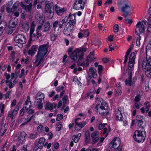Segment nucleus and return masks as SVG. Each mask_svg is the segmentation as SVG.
<instances>
[{
	"mask_svg": "<svg viewBox=\"0 0 151 151\" xmlns=\"http://www.w3.org/2000/svg\"><path fill=\"white\" fill-rule=\"evenodd\" d=\"M73 46H71L68 49L67 52L69 58L73 62H78L82 60L83 58L84 52H86L87 48L81 47L80 48L74 49Z\"/></svg>",
	"mask_w": 151,
	"mask_h": 151,
	"instance_id": "nucleus-1",
	"label": "nucleus"
},
{
	"mask_svg": "<svg viewBox=\"0 0 151 151\" xmlns=\"http://www.w3.org/2000/svg\"><path fill=\"white\" fill-rule=\"evenodd\" d=\"M136 54L134 52H132L129 56L128 62V66L130 68H128V75L129 77L125 81V84L128 85L130 86L132 83V73L134 69L133 67L135 63V60Z\"/></svg>",
	"mask_w": 151,
	"mask_h": 151,
	"instance_id": "nucleus-2",
	"label": "nucleus"
},
{
	"mask_svg": "<svg viewBox=\"0 0 151 151\" xmlns=\"http://www.w3.org/2000/svg\"><path fill=\"white\" fill-rule=\"evenodd\" d=\"M120 139L118 138H115L109 144L110 148H113L114 151H122V145H121Z\"/></svg>",
	"mask_w": 151,
	"mask_h": 151,
	"instance_id": "nucleus-3",
	"label": "nucleus"
},
{
	"mask_svg": "<svg viewBox=\"0 0 151 151\" xmlns=\"http://www.w3.org/2000/svg\"><path fill=\"white\" fill-rule=\"evenodd\" d=\"M146 137L145 131L137 130L136 131L134 134L133 138L136 142L142 143L144 141Z\"/></svg>",
	"mask_w": 151,
	"mask_h": 151,
	"instance_id": "nucleus-4",
	"label": "nucleus"
},
{
	"mask_svg": "<svg viewBox=\"0 0 151 151\" xmlns=\"http://www.w3.org/2000/svg\"><path fill=\"white\" fill-rule=\"evenodd\" d=\"M147 21L145 20H143L141 22H139L136 25L135 29V34L139 35V34L137 30H138L140 33H144L145 32V27L146 26Z\"/></svg>",
	"mask_w": 151,
	"mask_h": 151,
	"instance_id": "nucleus-5",
	"label": "nucleus"
},
{
	"mask_svg": "<svg viewBox=\"0 0 151 151\" xmlns=\"http://www.w3.org/2000/svg\"><path fill=\"white\" fill-rule=\"evenodd\" d=\"M142 69L147 77H151V67L150 66L147 60V58L144 59L142 64Z\"/></svg>",
	"mask_w": 151,
	"mask_h": 151,
	"instance_id": "nucleus-6",
	"label": "nucleus"
},
{
	"mask_svg": "<svg viewBox=\"0 0 151 151\" xmlns=\"http://www.w3.org/2000/svg\"><path fill=\"white\" fill-rule=\"evenodd\" d=\"M48 45L47 44H44L40 46L38 48L37 54L44 56L47 52Z\"/></svg>",
	"mask_w": 151,
	"mask_h": 151,
	"instance_id": "nucleus-7",
	"label": "nucleus"
},
{
	"mask_svg": "<svg viewBox=\"0 0 151 151\" xmlns=\"http://www.w3.org/2000/svg\"><path fill=\"white\" fill-rule=\"evenodd\" d=\"M45 10L46 12L50 14L53 12L54 11V7L53 3H49L48 1H46L45 2Z\"/></svg>",
	"mask_w": 151,
	"mask_h": 151,
	"instance_id": "nucleus-8",
	"label": "nucleus"
},
{
	"mask_svg": "<svg viewBox=\"0 0 151 151\" xmlns=\"http://www.w3.org/2000/svg\"><path fill=\"white\" fill-rule=\"evenodd\" d=\"M97 102H98L97 104L100 106L99 108L101 110L106 111L108 110L109 108L108 105L103 99L99 98Z\"/></svg>",
	"mask_w": 151,
	"mask_h": 151,
	"instance_id": "nucleus-9",
	"label": "nucleus"
},
{
	"mask_svg": "<svg viewBox=\"0 0 151 151\" xmlns=\"http://www.w3.org/2000/svg\"><path fill=\"white\" fill-rule=\"evenodd\" d=\"M144 120V118L143 116L138 115L136 118V125L139 128H143Z\"/></svg>",
	"mask_w": 151,
	"mask_h": 151,
	"instance_id": "nucleus-10",
	"label": "nucleus"
},
{
	"mask_svg": "<svg viewBox=\"0 0 151 151\" xmlns=\"http://www.w3.org/2000/svg\"><path fill=\"white\" fill-rule=\"evenodd\" d=\"M31 107V105H29L28 107L26 106L23 108L20 111V115L21 116H22L24 114L25 109L26 110V111L29 114V115L33 114H32L35 113L34 111L32 109H30Z\"/></svg>",
	"mask_w": 151,
	"mask_h": 151,
	"instance_id": "nucleus-11",
	"label": "nucleus"
},
{
	"mask_svg": "<svg viewBox=\"0 0 151 151\" xmlns=\"http://www.w3.org/2000/svg\"><path fill=\"white\" fill-rule=\"evenodd\" d=\"M54 10L58 15L61 16L66 11V9L65 7H60L56 4L55 5Z\"/></svg>",
	"mask_w": 151,
	"mask_h": 151,
	"instance_id": "nucleus-12",
	"label": "nucleus"
},
{
	"mask_svg": "<svg viewBox=\"0 0 151 151\" xmlns=\"http://www.w3.org/2000/svg\"><path fill=\"white\" fill-rule=\"evenodd\" d=\"M128 8L129 9H131L132 10L133 9V7H130L127 4H125V5L122 6L121 8V11L124 13L123 15L125 18L127 17L129 15V12L126 11Z\"/></svg>",
	"mask_w": 151,
	"mask_h": 151,
	"instance_id": "nucleus-13",
	"label": "nucleus"
},
{
	"mask_svg": "<svg viewBox=\"0 0 151 151\" xmlns=\"http://www.w3.org/2000/svg\"><path fill=\"white\" fill-rule=\"evenodd\" d=\"M45 139L43 137H41L39 139L37 145H36L34 148L35 150L37 151L38 149H41L43 147Z\"/></svg>",
	"mask_w": 151,
	"mask_h": 151,
	"instance_id": "nucleus-14",
	"label": "nucleus"
},
{
	"mask_svg": "<svg viewBox=\"0 0 151 151\" xmlns=\"http://www.w3.org/2000/svg\"><path fill=\"white\" fill-rule=\"evenodd\" d=\"M97 75V71L94 68L91 67L89 68L88 76L90 78L92 77L95 78L96 77Z\"/></svg>",
	"mask_w": 151,
	"mask_h": 151,
	"instance_id": "nucleus-15",
	"label": "nucleus"
},
{
	"mask_svg": "<svg viewBox=\"0 0 151 151\" xmlns=\"http://www.w3.org/2000/svg\"><path fill=\"white\" fill-rule=\"evenodd\" d=\"M99 134V133L98 131H95L91 134V137L93 144H95L99 141V138L98 137Z\"/></svg>",
	"mask_w": 151,
	"mask_h": 151,
	"instance_id": "nucleus-16",
	"label": "nucleus"
},
{
	"mask_svg": "<svg viewBox=\"0 0 151 151\" xmlns=\"http://www.w3.org/2000/svg\"><path fill=\"white\" fill-rule=\"evenodd\" d=\"M118 111H116V120L122 121L123 120V116L121 113L122 108L120 107L117 108Z\"/></svg>",
	"mask_w": 151,
	"mask_h": 151,
	"instance_id": "nucleus-17",
	"label": "nucleus"
},
{
	"mask_svg": "<svg viewBox=\"0 0 151 151\" xmlns=\"http://www.w3.org/2000/svg\"><path fill=\"white\" fill-rule=\"evenodd\" d=\"M44 56L37 54L36 55V60L34 63L35 66L37 67L41 64Z\"/></svg>",
	"mask_w": 151,
	"mask_h": 151,
	"instance_id": "nucleus-18",
	"label": "nucleus"
},
{
	"mask_svg": "<svg viewBox=\"0 0 151 151\" xmlns=\"http://www.w3.org/2000/svg\"><path fill=\"white\" fill-rule=\"evenodd\" d=\"M7 27L6 22L4 21H1L0 22V35H1L5 30Z\"/></svg>",
	"mask_w": 151,
	"mask_h": 151,
	"instance_id": "nucleus-19",
	"label": "nucleus"
},
{
	"mask_svg": "<svg viewBox=\"0 0 151 151\" xmlns=\"http://www.w3.org/2000/svg\"><path fill=\"white\" fill-rule=\"evenodd\" d=\"M43 27V32H46L49 31L50 28V22L47 21L42 24Z\"/></svg>",
	"mask_w": 151,
	"mask_h": 151,
	"instance_id": "nucleus-20",
	"label": "nucleus"
},
{
	"mask_svg": "<svg viewBox=\"0 0 151 151\" xmlns=\"http://www.w3.org/2000/svg\"><path fill=\"white\" fill-rule=\"evenodd\" d=\"M35 114L28 115L27 116V118L24 119V123L23 124H22L21 125H26L27 123L29 122L32 119H33L35 120Z\"/></svg>",
	"mask_w": 151,
	"mask_h": 151,
	"instance_id": "nucleus-21",
	"label": "nucleus"
},
{
	"mask_svg": "<svg viewBox=\"0 0 151 151\" xmlns=\"http://www.w3.org/2000/svg\"><path fill=\"white\" fill-rule=\"evenodd\" d=\"M37 48L35 45H33L31 48L28 51V54L29 55L33 56L36 52Z\"/></svg>",
	"mask_w": 151,
	"mask_h": 151,
	"instance_id": "nucleus-22",
	"label": "nucleus"
},
{
	"mask_svg": "<svg viewBox=\"0 0 151 151\" xmlns=\"http://www.w3.org/2000/svg\"><path fill=\"white\" fill-rule=\"evenodd\" d=\"M86 124V122H82L80 123L78 122L75 123L76 126L75 129L76 130H78L80 129L81 128L83 127Z\"/></svg>",
	"mask_w": 151,
	"mask_h": 151,
	"instance_id": "nucleus-23",
	"label": "nucleus"
},
{
	"mask_svg": "<svg viewBox=\"0 0 151 151\" xmlns=\"http://www.w3.org/2000/svg\"><path fill=\"white\" fill-rule=\"evenodd\" d=\"M17 24V22H15L14 21H13L12 20H11L9 23V25L8 26V27L10 30L12 31L11 33H12L13 31V30H14V28L16 26Z\"/></svg>",
	"mask_w": 151,
	"mask_h": 151,
	"instance_id": "nucleus-24",
	"label": "nucleus"
},
{
	"mask_svg": "<svg viewBox=\"0 0 151 151\" xmlns=\"http://www.w3.org/2000/svg\"><path fill=\"white\" fill-rule=\"evenodd\" d=\"M45 96L44 94L41 92H39L37 93L36 97L35 98V100H37L40 101H42V100H44Z\"/></svg>",
	"mask_w": 151,
	"mask_h": 151,
	"instance_id": "nucleus-25",
	"label": "nucleus"
},
{
	"mask_svg": "<svg viewBox=\"0 0 151 151\" xmlns=\"http://www.w3.org/2000/svg\"><path fill=\"white\" fill-rule=\"evenodd\" d=\"M21 5L22 8L25 10H27L29 12L31 11L32 5V4H24L22 3Z\"/></svg>",
	"mask_w": 151,
	"mask_h": 151,
	"instance_id": "nucleus-26",
	"label": "nucleus"
},
{
	"mask_svg": "<svg viewBox=\"0 0 151 151\" xmlns=\"http://www.w3.org/2000/svg\"><path fill=\"white\" fill-rule=\"evenodd\" d=\"M84 8L83 6H81V4L78 3V2H77V1L75 0L73 4V9L78 10L80 9H83Z\"/></svg>",
	"mask_w": 151,
	"mask_h": 151,
	"instance_id": "nucleus-27",
	"label": "nucleus"
},
{
	"mask_svg": "<svg viewBox=\"0 0 151 151\" xmlns=\"http://www.w3.org/2000/svg\"><path fill=\"white\" fill-rule=\"evenodd\" d=\"M91 139L89 131H86L85 133V141L86 144H88L90 142Z\"/></svg>",
	"mask_w": 151,
	"mask_h": 151,
	"instance_id": "nucleus-28",
	"label": "nucleus"
},
{
	"mask_svg": "<svg viewBox=\"0 0 151 151\" xmlns=\"http://www.w3.org/2000/svg\"><path fill=\"white\" fill-rule=\"evenodd\" d=\"M132 47H130L124 57V60L123 63L124 64H125L127 63L129 57V55L132 50Z\"/></svg>",
	"mask_w": 151,
	"mask_h": 151,
	"instance_id": "nucleus-29",
	"label": "nucleus"
},
{
	"mask_svg": "<svg viewBox=\"0 0 151 151\" xmlns=\"http://www.w3.org/2000/svg\"><path fill=\"white\" fill-rule=\"evenodd\" d=\"M26 133L24 132H21L20 136H19V143L22 144V142L24 140L25 137L26 136Z\"/></svg>",
	"mask_w": 151,
	"mask_h": 151,
	"instance_id": "nucleus-30",
	"label": "nucleus"
},
{
	"mask_svg": "<svg viewBox=\"0 0 151 151\" xmlns=\"http://www.w3.org/2000/svg\"><path fill=\"white\" fill-rule=\"evenodd\" d=\"M90 62V60L86 58L85 60L83 63H79L78 65L83 66V67H87L89 66V63Z\"/></svg>",
	"mask_w": 151,
	"mask_h": 151,
	"instance_id": "nucleus-31",
	"label": "nucleus"
},
{
	"mask_svg": "<svg viewBox=\"0 0 151 151\" xmlns=\"http://www.w3.org/2000/svg\"><path fill=\"white\" fill-rule=\"evenodd\" d=\"M66 17L63 19L62 20L60 21V24L59 27V29H60L63 28L64 25H65L67 23V20H66Z\"/></svg>",
	"mask_w": 151,
	"mask_h": 151,
	"instance_id": "nucleus-32",
	"label": "nucleus"
},
{
	"mask_svg": "<svg viewBox=\"0 0 151 151\" xmlns=\"http://www.w3.org/2000/svg\"><path fill=\"white\" fill-rule=\"evenodd\" d=\"M81 136V134L79 133L77 135H73L72 136V139L73 142L75 143H77Z\"/></svg>",
	"mask_w": 151,
	"mask_h": 151,
	"instance_id": "nucleus-33",
	"label": "nucleus"
},
{
	"mask_svg": "<svg viewBox=\"0 0 151 151\" xmlns=\"http://www.w3.org/2000/svg\"><path fill=\"white\" fill-rule=\"evenodd\" d=\"M22 27L26 31H28L29 28V23L27 22H25L22 25Z\"/></svg>",
	"mask_w": 151,
	"mask_h": 151,
	"instance_id": "nucleus-34",
	"label": "nucleus"
},
{
	"mask_svg": "<svg viewBox=\"0 0 151 151\" xmlns=\"http://www.w3.org/2000/svg\"><path fill=\"white\" fill-rule=\"evenodd\" d=\"M19 6V3H15L13 5L12 7L10 9V13H14L15 11H16L17 8V7Z\"/></svg>",
	"mask_w": 151,
	"mask_h": 151,
	"instance_id": "nucleus-35",
	"label": "nucleus"
},
{
	"mask_svg": "<svg viewBox=\"0 0 151 151\" xmlns=\"http://www.w3.org/2000/svg\"><path fill=\"white\" fill-rule=\"evenodd\" d=\"M13 4V2L12 1H9L7 4V6L6 7V10L8 13H10V9L11 7Z\"/></svg>",
	"mask_w": 151,
	"mask_h": 151,
	"instance_id": "nucleus-36",
	"label": "nucleus"
},
{
	"mask_svg": "<svg viewBox=\"0 0 151 151\" xmlns=\"http://www.w3.org/2000/svg\"><path fill=\"white\" fill-rule=\"evenodd\" d=\"M76 20L75 17L73 16V17L71 18L68 22L69 25L71 27V26H74L76 24Z\"/></svg>",
	"mask_w": 151,
	"mask_h": 151,
	"instance_id": "nucleus-37",
	"label": "nucleus"
},
{
	"mask_svg": "<svg viewBox=\"0 0 151 151\" xmlns=\"http://www.w3.org/2000/svg\"><path fill=\"white\" fill-rule=\"evenodd\" d=\"M93 52L94 51H93L92 53L91 52L89 55L86 57L90 60V62H94V59H95L94 58Z\"/></svg>",
	"mask_w": 151,
	"mask_h": 151,
	"instance_id": "nucleus-38",
	"label": "nucleus"
},
{
	"mask_svg": "<svg viewBox=\"0 0 151 151\" xmlns=\"http://www.w3.org/2000/svg\"><path fill=\"white\" fill-rule=\"evenodd\" d=\"M68 99V96L67 95L65 96L62 99L63 108H64L65 107L67 104Z\"/></svg>",
	"mask_w": 151,
	"mask_h": 151,
	"instance_id": "nucleus-39",
	"label": "nucleus"
},
{
	"mask_svg": "<svg viewBox=\"0 0 151 151\" xmlns=\"http://www.w3.org/2000/svg\"><path fill=\"white\" fill-rule=\"evenodd\" d=\"M22 37H23V40L19 38V48H22L23 47V44L25 43V38L23 35H21Z\"/></svg>",
	"mask_w": 151,
	"mask_h": 151,
	"instance_id": "nucleus-40",
	"label": "nucleus"
},
{
	"mask_svg": "<svg viewBox=\"0 0 151 151\" xmlns=\"http://www.w3.org/2000/svg\"><path fill=\"white\" fill-rule=\"evenodd\" d=\"M53 105L50 102L47 103L45 105V109L46 110H51L53 109Z\"/></svg>",
	"mask_w": 151,
	"mask_h": 151,
	"instance_id": "nucleus-41",
	"label": "nucleus"
},
{
	"mask_svg": "<svg viewBox=\"0 0 151 151\" xmlns=\"http://www.w3.org/2000/svg\"><path fill=\"white\" fill-rule=\"evenodd\" d=\"M75 1L81 4V6H83L84 7L85 4L86 3L87 0H75Z\"/></svg>",
	"mask_w": 151,
	"mask_h": 151,
	"instance_id": "nucleus-42",
	"label": "nucleus"
},
{
	"mask_svg": "<svg viewBox=\"0 0 151 151\" xmlns=\"http://www.w3.org/2000/svg\"><path fill=\"white\" fill-rule=\"evenodd\" d=\"M60 21L57 20L53 22L52 27L53 28L55 29L58 27H59L60 24Z\"/></svg>",
	"mask_w": 151,
	"mask_h": 151,
	"instance_id": "nucleus-43",
	"label": "nucleus"
},
{
	"mask_svg": "<svg viewBox=\"0 0 151 151\" xmlns=\"http://www.w3.org/2000/svg\"><path fill=\"white\" fill-rule=\"evenodd\" d=\"M4 76L6 77V83L7 84L9 82V80L10 78V75L9 74L7 73L6 72H5L4 74Z\"/></svg>",
	"mask_w": 151,
	"mask_h": 151,
	"instance_id": "nucleus-44",
	"label": "nucleus"
},
{
	"mask_svg": "<svg viewBox=\"0 0 151 151\" xmlns=\"http://www.w3.org/2000/svg\"><path fill=\"white\" fill-rule=\"evenodd\" d=\"M137 37L136 41V45L137 46H139L140 44V40L141 39V37L140 36V34Z\"/></svg>",
	"mask_w": 151,
	"mask_h": 151,
	"instance_id": "nucleus-45",
	"label": "nucleus"
},
{
	"mask_svg": "<svg viewBox=\"0 0 151 151\" xmlns=\"http://www.w3.org/2000/svg\"><path fill=\"white\" fill-rule=\"evenodd\" d=\"M56 124L57 127L56 129V130L57 131H59L61 130L62 125L59 122H57Z\"/></svg>",
	"mask_w": 151,
	"mask_h": 151,
	"instance_id": "nucleus-46",
	"label": "nucleus"
},
{
	"mask_svg": "<svg viewBox=\"0 0 151 151\" xmlns=\"http://www.w3.org/2000/svg\"><path fill=\"white\" fill-rule=\"evenodd\" d=\"M122 88L121 86H119L118 87L116 86V88H115V91L118 94H121L122 93L121 90Z\"/></svg>",
	"mask_w": 151,
	"mask_h": 151,
	"instance_id": "nucleus-47",
	"label": "nucleus"
},
{
	"mask_svg": "<svg viewBox=\"0 0 151 151\" xmlns=\"http://www.w3.org/2000/svg\"><path fill=\"white\" fill-rule=\"evenodd\" d=\"M82 33L84 37H88L89 35V32L88 31V30L87 29H86L83 30L82 32Z\"/></svg>",
	"mask_w": 151,
	"mask_h": 151,
	"instance_id": "nucleus-48",
	"label": "nucleus"
},
{
	"mask_svg": "<svg viewBox=\"0 0 151 151\" xmlns=\"http://www.w3.org/2000/svg\"><path fill=\"white\" fill-rule=\"evenodd\" d=\"M103 69V67L101 65H98V70L99 75H101V73Z\"/></svg>",
	"mask_w": 151,
	"mask_h": 151,
	"instance_id": "nucleus-49",
	"label": "nucleus"
},
{
	"mask_svg": "<svg viewBox=\"0 0 151 151\" xmlns=\"http://www.w3.org/2000/svg\"><path fill=\"white\" fill-rule=\"evenodd\" d=\"M42 101H37V105L38 109H41L43 107L42 103Z\"/></svg>",
	"mask_w": 151,
	"mask_h": 151,
	"instance_id": "nucleus-50",
	"label": "nucleus"
},
{
	"mask_svg": "<svg viewBox=\"0 0 151 151\" xmlns=\"http://www.w3.org/2000/svg\"><path fill=\"white\" fill-rule=\"evenodd\" d=\"M19 75V70H18L17 71V73L16 74V78L14 79V80L13 81V84L14 85L16 84V83H17L18 81V79H17V77Z\"/></svg>",
	"mask_w": 151,
	"mask_h": 151,
	"instance_id": "nucleus-51",
	"label": "nucleus"
},
{
	"mask_svg": "<svg viewBox=\"0 0 151 151\" xmlns=\"http://www.w3.org/2000/svg\"><path fill=\"white\" fill-rule=\"evenodd\" d=\"M110 128H109V129L108 130V129L107 128L105 127L104 128V131L103 132V134H106L105 136V137H106L108 135V132L110 131Z\"/></svg>",
	"mask_w": 151,
	"mask_h": 151,
	"instance_id": "nucleus-52",
	"label": "nucleus"
},
{
	"mask_svg": "<svg viewBox=\"0 0 151 151\" xmlns=\"http://www.w3.org/2000/svg\"><path fill=\"white\" fill-rule=\"evenodd\" d=\"M68 30V28H67L66 29H65V28L64 30L63 31L64 34L67 36L70 35V33L69 31L70 29H69V31Z\"/></svg>",
	"mask_w": 151,
	"mask_h": 151,
	"instance_id": "nucleus-53",
	"label": "nucleus"
},
{
	"mask_svg": "<svg viewBox=\"0 0 151 151\" xmlns=\"http://www.w3.org/2000/svg\"><path fill=\"white\" fill-rule=\"evenodd\" d=\"M19 104V103L17 104L16 108L14 109L12 111V112H13L14 114H16L18 112V111L19 109V106H18Z\"/></svg>",
	"mask_w": 151,
	"mask_h": 151,
	"instance_id": "nucleus-54",
	"label": "nucleus"
},
{
	"mask_svg": "<svg viewBox=\"0 0 151 151\" xmlns=\"http://www.w3.org/2000/svg\"><path fill=\"white\" fill-rule=\"evenodd\" d=\"M114 32L115 33H117L119 31V26L117 24H115L113 27Z\"/></svg>",
	"mask_w": 151,
	"mask_h": 151,
	"instance_id": "nucleus-55",
	"label": "nucleus"
},
{
	"mask_svg": "<svg viewBox=\"0 0 151 151\" xmlns=\"http://www.w3.org/2000/svg\"><path fill=\"white\" fill-rule=\"evenodd\" d=\"M37 133H36L35 134L31 133L30 134L29 137L30 139H34L37 137Z\"/></svg>",
	"mask_w": 151,
	"mask_h": 151,
	"instance_id": "nucleus-56",
	"label": "nucleus"
},
{
	"mask_svg": "<svg viewBox=\"0 0 151 151\" xmlns=\"http://www.w3.org/2000/svg\"><path fill=\"white\" fill-rule=\"evenodd\" d=\"M14 113L13 112L11 111H9L8 112V116L10 117L11 120H12L14 117Z\"/></svg>",
	"mask_w": 151,
	"mask_h": 151,
	"instance_id": "nucleus-57",
	"label": "nucleus"
},
{
	"mask_svg": "<svg viewBox=\"0 0 151 151\" xmlns=\"http://www.w3.org/2000/svg\"><path fill=\"white\" fill-rule=\"evenodd\" d=\"M105 139V137H101L100 140L99 141V142L97 144V146H101L102 145V142Z\"/></svg>",
	"mask_w": 151,
	"mask_h": 151,
	"instance_id": "nucleus-58",
	"label": "nucleus"
},
{
	"mask_svg": "<svg viewBox=\"0 0 151 151\" xmlns=\"http://www.w3.org/2000/svg\"><path fill=\"white\" fill-rule=\"evenodd\" d=\"M63 118V116L61 114H58L57 115L56 120L57 121H59L62 119Z\"/></svg>",
	"mask_w": 151,
	"mask_h": 151,
	"instance_id": "nucleus-59",
	"label": "nucleus"
},
{
	"mask_svg": "<svg viewBox=\"0 0 151 151\" xmlns=\"http://www.w3.org/2000/svg\"><path fill=\"white\" fill-rule=\"evenodd\" d=\"M43 130V126L42 125H40L37 128V131L39 132H42V130Z\"/></svg>",
	"mask_w": 151,
	"mask_h": 151,
	"instance_id": "nucleus-60",
	"label": "nucleus"
},
{
	"mask_svg": "<svg viewBox=\"0 0 151 151\" xmlns=\"http://www.w3.org/2000/svg\"><path fill=\"white\" fill-rule=\"evenodd\" d=\"M29 103L30 104V105H31L30 97L29 96H28L27 97V99L25 101V104L26 105H28Z\"/></svg>",
	"mask_w": 151,
	"mask_h": 151,
	"instance_id": "nucleus-61",
	"label": "nucleus"
},
{
	"mask_svg": "<svg viewBox=\"0 0 151 151\" xmlns=\"http://www.w3.org/2000/svg\"><path fill=\"white\" fill-rule=\"evenodd\" d=\"M17 103V101L15 99H14L11 102V104L10 107L11 108H12V107H13L14 106H15Z\"/></svg>",
	"mask_w": 151,
	"mask_h": 151,
	"instance_id": "nucleus-62",
	"label": "nucleus"
},
{
	"mask_svg": "<svg viewBox=\"0 0 151 151\" xmlns=\"http://www.w3.org/2000/svg\"><path fill=\"white\" fill-rule=\"evenodd\" d=\"M140 97L141 96L139 94L137 95L135 97L134 99L135 101L136 102L139 101L140 100Z\"/></svg>",
	"mask_w": 151,
	"mask_h": 151,
	"instance_id": "nucleus-63",
	"label": "nucleus"
},
{
	"mask_svg": "<svg viewBox=\"0 0 151 151\" xmlns=\"http://www.w3.org/2000/svg\"><path fill=\"white\" fill-rule=\"evenodd\" d=\"M125 23L126 24H131L132 22V20L128 19H126L125 20Z\"/></svg>",
	"mask_w": 151,
	"mask_h": 151,
	"instance_id": "nucleus-64",
	"label": "nucleus"
}]
</instances>
